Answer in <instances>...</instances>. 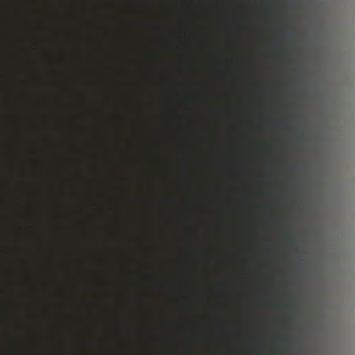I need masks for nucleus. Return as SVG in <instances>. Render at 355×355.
<instances>
[{"instance_id":"1","label":"nucleus","mask_w":355,"mask_h":355,"mask_svg":"<svg viewBox=\"0 0 355 355\" xmlns=\"http://www.w3.org/2000/svg\"><path fill=\"white\" fill-rule=\"evenodd\" d=\"M287 236H288V238H289V239H290V238L292 236L291 233H290V232H289V233H288V234H287Z\"/></svg>"}]
</instances>
